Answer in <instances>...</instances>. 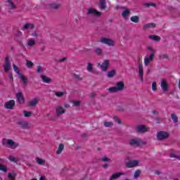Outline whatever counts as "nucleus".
Segmentation results:
<instances>
[{
  "instance_id": "nucleus-4",
  "label": "nucleus",
  "mask_w": 180,
  "mask_h": 180,
  "mask_svg": "<svg viewBox=\"0 0 180 180\" xmlns=\"http://www.w3.org/2000/svg\"><path fill=\"white\" fill-rule=\"evenodd\" d=\"M169 137V134L165 131H160L157 133V139L159 141H162V140H167Z\"/></svg>"
},
{
  "instance_id": "nucleus-43",
  "label": "nucleus",
  "mask_w": 180,
  "mask_h": 180,
  "mask_svg": "<svg viewBox=\"0 0 180 180\" xmlns=\"http://www.w3.org/2000/svg\"><path fill=\"white\" fill-rule=\"evenodd\" d=\"M87 70L89 71V72H92L94 71V68L92 67V64L89 63H87Z\"/></svg>"
},
{
  "instance_id": "nucleus-26",
  "label": "nucleus",
  "mask_w": 180,
  "mask_h": 180,
  "mask_svg": "<svg viewBox=\"0 0 180 180\" xmlns=\"http://www.w3.org/2000/svg\"><path fill=\"white\" fill-rule=\"evenodd\" d=\"M130 15V10L124 9V11L122 13V16L124 19H127V16Z\"/></svg>"
},
{
  "instance_id": "nucleus-32",
  "label": "nucleus",
  "mask_w": 180,
  "mask_h": 180,
  "mask_svg": "<svg viewBox=\"0 0 180 180\" xmlns=\"http://www.w3.org/2000/svg\"><path fill=\"white\" fill-rule=\"evenodd\" d=\"M94 53L97 55V56H102V53H103V51H102V49L97 47L94 50Z\"/></svg>"
},
{
  "instance_id": "nucleus-45",
  "label": "nucleus",
  "mask_w": 180,
  "mask_h": 180,
  "mask_svg": "<svg viewBox=\"0 0 180 180\" xmlns=\"http://www.w3.org/2000/svg\"><path fill=\"white\" fill-rule=\"evenodd\" d=\"M152 90L154 91H157V82H153L152 83Z\"/></svg>"
},
{
  "instance_id": "nucleus-52",
  "label": "nucleus",
  "mask_w": 180,
  "mask_h": 180,
  "mask_svg": "<svg viewBox=\"0 0 180 180\" xmlns=\"http://www.w3.org/2000/svg\"><path fill=\"white\" fill-rule=\"evenodd\" d=\"M101 161H103L104 162H109V161H110V159L108 158L107 157H103L101 159Z\"/></svg>"
},
{
  "instance_id": "nucleus-38",
  "label": "nucleus",
  "mask_w": 180,
  "mask_h": 180,
  "mask_svg": "<svg viewBox=\"0 0 180 180\" xmlns=\"http://www.w3.org/2000/svg\"><path fill=\"white\" fill-rule=\"evenodd\" d=\"M36 160H37V164H39V165H44V164H46V161H44V160H41L39 158H37Z\"/></svg>"
},
{
  "instance_id": "nucleus-23",
  "label": "nucleus",
  "mask_w": 180,
  "mask_h": 180,
  "mask_svg": "<svg viewBox=\"0 0 180 180\" xmlns=\"http://www.w3.org/2000/svg\"><path fill=\"white\" fill-rule=\"evenodd\" d=\"M64 150V144L60 143L58 150H56L57 155H60L61 153H63V150Z\"/></svg>"
},
{
  "instance_id": "nucleus-27",
  "label": "nucleus",
  "mask_w": 180,
  "mask_h": 180,
  "mask_svg": "<svg viewBox=\"0 0 180 180\" xmlns=\"http://www.w3.org/2000/svg\"><path fill=\"white\" fill-rule=\"evenodd\" d=\"M39 103V100L37 98H34L31 101L29 102V106H36Z\"/></svg>"
},
{
  "instance_id": "nucleus-49",
  "label": "nucleus",
  "mask_w": 180,
  "mask_h": 180,
  "mask_svg": "<svg viewBox=\"0 0 180 180\" xmlns=\"http://www.w3.org/2000/svg\"><path fill=\"white\" fill-rule=\"evenodd\" d=\"M74 77L76 79H77V81H82V77H80L79 75L75 74Z\"/></svg>"
},
{
  "instance_id": "nucleus-17",
  "label": "nucleus",
  "mask_w": 180,
  "mask_h": 180,
  "mask_svg": "<svg viewBox=\"0 0 180 180\" xmlns=\"http://www.w3.org/2000/svg\"><path fill=\"white\" fill-rule=\"evenodd\" d=\"M137 133H146L147 131V127L145 125H139L136 127Z\"/></svg>"
},
{
  "instance_id": "nucleus-44",
  "label": "nucleus",
  "mask_w": 180,
  "mask_h": 180,
  "mask_svg": "<svg viewBox=\"0 0 180 180\" xmlns=\"http://www.w3.org/2000/svg\"><path fill=\"white\" fill-rule=\"evenodd\" d=\"M145 6H146L147 8H150V6H153L154 8H155V6H157V4H154V3H146L144 4Z\"/></svg>"
},
{
  "instance_id": "nucleus-59",
  "label": "nucleus",
  "mask_w": 180,
  "mask_h": 180,
  "mask_svg": "<svg viewBox=\"0 0 180 180\" xmlns=\"http://www.w3.org/2000/svg\"><path fill=\"white\" fill-rule=\"evenodd\" d=\"M32 36H33V37H37V36H38V34H37V32H33L32 34Z\"/></svg>"
},
{
  "instance_id": "nucleus-64",
  "label": "nucleus",
  "mask_w": 180,
  "mask_h": 180,
  "mask_svg": "<svg viewBox=\"0 0 180 180\" xmlns=\"http://www.w3.org/2000/svg\"><path fill=\"white\" fill-rule=\"evenodd\" d=\"M46 179V176H41L40 178H39V180H44Z\"/></svg>"
},
{
  "instance_id": "nucleus-28",
  "label": "nucleus",
  "mask_w": 180,
  "mask_h": 180,
  "mask_svg": "<svg viewBox=\"0 0 180 180\" xmlns=\"http://www.w3.org/2000/svg\"><path fill=\"white\" fill-rule=\"evenodd\" d=\"M100 9H106V0H100Z\"/></svg>"
},
{
  "instance_id": "nucleus-2",
  "label": "nucleus",
  "mask_w": 180,
  "mask_h": 180,
  "mask_svg": "<svg viewBox=\"0 0 180 180\" xmlns=\"http://www.w3.org/2000/svg\"><path fill=\"white\" fill-rule=\"evenodd\" d=\"M17 126L20 127V129H23L24 130H27L30 129V124L29 122L25 120H20L16 122Z\"/></svg>"
},
{
  "instance_id": "nucleus-8",
  "label": "nucleus",
  "mask_w": 180,
  "mask_h": 180,
  "mask_svg": "<svg viewBox=\"0 0 180 180\" xmlns=\"http://www.w3.org/2000/svg\"><path fill=\"white\" fill-rule=\"evenodd\" d=\"M87 15H92L93 16L99 17L102 15V13L101 11H98L92 8H89L87 10Z\"/></svg>"
},
{
  "instance_id": "nucleus-11",
  "label": "nucleus",
  "mask_w": 180,
  "mask_h": 180,
  "mask_svg": "<svg viewBox=\"0 0 180 180\" xmlns=\"http://www.w3.org/2000/svg\"><path fill=\"white\" fill-rule=\"evenodd\" d=\"M16 98L20 105H23L25 103V96H23V93L18 92L16 94Z\"/></svg>"
},
{
  "instance_id": "nucleus-36",
  "label": "nucleus",
  "mask_w": 180,
  "mask_h": 180,
  "mask_svg": "<svg viewBox=\"0 0 180 180\" xmlns=\"http://www.w3.org/2000/svg\"><path fill=\"white\" fill-rule=\"evenodd\" d=\"M13 70L15 71V72L17 74V75H18V77L21 75L20 71H19V68H18V66H16V65L13 64Z\"/></svg>"
},
{
  "instance_id": "nucleus-33",
  "label": "nucleus",
  "mask_w": 180,
  "mask_h": 180,
  "mask_svg": "<svg viewBox=\"0 0 180 180\" xmlns=\"http://www.w3.org/2000/svg\"><path fill=\"white\" fill-rule=\"evenodd\" d=\"M172 120H173L174 123L176 124L178 123V116H176V114L172 113L171 115Z\"/></svg>"
},
{
  "instance_id": "nucleus-39",
  "label": "nucleus",
  "mask_w": 180,
  "mask_h": 180,
  "mask_svg": "<svg viewBox=\"0 0 180 180\" xmlns=\"http://www.w3.org/2000/svg\"><path fill=\"white\" fill-rule=\"evenodd\" d=\"M8 180H15V178L16 177V173H8Z\"/></svg>"
},
{
  "instance_id": "nucleus-53",
  "label": "nucleus",
  "mask_w": 180,
  "mask_h": 180,
  "mask_svg": "<svg viewBox=\"0 0 180 180\" xmlns=\"http://www.w3.org/2000/svg\"><path fill=\"white\" fill-rule=\"evenodd\" d=\"M171 158H177L178 160H180V156H176V155L172 153L170 155Z\"/></svg>"
},
{
  "instance_id": "nucleus-15",
  "label": "nucleus",
  "mask_w": 180,
  "mask_h": 180,
  "mask_svg": "<svg viewBox=\"0 0 180 180\" xmlns=\"http://www.w3.org/2000/svg\"><path fill=\"white\" fill-rule=\"evenodd\" d=\"M139 78L142 82H143L144 79L143 78V65L141 63H139Z\"/></svg>"
},
{
  "instance_id": "nucleus-62",
  "label": "nucleus",
  "mask_w": 180,
  "mask_h": 180,
  "mask_svg": "<svg viewBox=\"0 0 180 180\" xmlns=\"http://www.w3.org/2000/svg\"><path fill=\"white\" fill-rule=\"evenodd\" d=\"M95 93H91V94H90V98H95Z\"/></svg>"
},
{
  "instance_id": "nucleus-18",
  "label": "nucleus",
  "mask_w": 180,
  "mask_h": 180,
  "mask_svg": "<svg viewBox=\"0 0 180 180\" xmlns=\"http://www.w3.org/2000/svg\"><path fill=\"white\" fill-rule=\"evenodd\" d=\"M56 110L57 116H60V115H64V113H65V110H64V108L60 105L56 107Z\"/></svg>"
},
{
  "instance_id": "nucleus-20",
  "label": "nucleus",
  "mask_w": 180,
  "mask_h": 180,
  "mask_svg": "<svg viewBox=\"0 0 180 180\" xmlns=\"http://www.w3.org/2000/svg\"><path fill=\"white\" fill-rule=\"evenodd\" d=\"M156 26L157 25L154 22L148 23V24L143 25V30H146V29H150V28L155 29V27H156Z\"/></svg>"
},
{
  "instance_id": "nucleus-41",
  "label": "nucleus",
  "mask_w": 180,
  "mask_h": 180,
  "mask_svg": "<svg viewBox=\"0 0 180 180\" xmlns=\"http://www.w3.org/2000/svg\"><path fill=\"white\" fill-rule=\"evenodd\" d=\"M26 65L28 68H33V65H34V64H33L30 60H26Z\"/></svg>"
},
{
  "instance_id": "nucleus-13",
  "label": "nucleus",
  "mask_w": 180,
  "mask_h": 180,
  "mask_svg": "<svg viewBox=\"0 0 180 180\" xmlns=\"http://www.w3.org/2000/svg\"><path fill=\"white\" fill-rule=\"evenodd\" d=\"M139 165V160H130L126 163L127 168H134Z\"/></svg>"
},
{
  "instance_id": "nucleus-58",
  "label": "nucleus",
  "mask_w": 180,
  "mask_h": 180,
  "mask_svg": "<svg viewBox=\"0 0 180 180\" xmlns=\"http://www.w3.org/2000/svg\"><path fill=\"white\" fill-rule=\"evenodd\" d=\"M162 58H168V55L167 54H163L162 55Z\"/></svg>"
},
{
  "instance_id": "nucleus-24",
  "label": "nucleus",
  "mask_w": 180,
  "mask_h": 180,
  "mask_svg": "<svg viewBox=\"0 0 180 180\" xmlns=\"http://www.w3.org/2000/svg\"><path fill=\"white\" fill-rule=\"evenodd\" d=\"M115 75H116V70H112L108 71L107 72V77L108 78H113V77H115Z\"/></svg>"
},
{
  "instance_id": "nucleus-47",
  "label": "nucleus",
  "mask_w": 180,
  "mask_h": 180,
  "mask_svg": "<svg viewBox=\"0 0 180 180\" xmlns=\"http://www.w3.org/2000/svg\"><path fill=\"white\" fill-rule=\"evenodd\" d=\"M72 103L74 106H79L81 105V101H73Z\"/></svg>"
},
{
  "instance_id": "nucleus-34",
  "label": "nucleus",
  "mask_w": 180,
  "mask_h": 180,
  "mask_svg": "<svg viewBox=\"0 0 180 180\" xmlns=\"http://www.w3.org/2000/svg\"><path fill=\"white\" fill-rule=\"evenodd\" d=\"M35 44L36 41H34V39H30L27 42V45L29 46V47H33V46H34Z\"/></svg>"
},
{
  "instance_id": "nucleus-29",
  "label": "nucleus",
  "mask_w": 180,
  "mask_h": 180,
  "mask_svg": "<svg viewBox=\"0 0 180 180\" xmlns=\"http://www.w3.org/2000/svg\"><path fill=\"white\" fill-rule=\"evenodd\" d=\"M19 78H20L21 81H22L24 85H25V86L27 85V82H28V80H27V78L25 77V76H22V75H20L19 76Z\"/></svg>"
},
{
  "instance_id": "nucleus-40",
  "label": "nucleus",
  "mask_w": 180,
  "mask_h": 180,
  "mask_svg": "<svg viewBox=\"0 0 180 180\" xmlns=\"http://www.w3.org/2000/svg\"><path fill=\"white\" fill-rule=\"evenodd\" d=\"M25 117H30L33 113L32 111H23Z\"/></svg>"
},
{
  "instance_id": "nucleus-7",
  "label": "nucleus",
  "mask_w": 180,
  "mask_h": 180,
  "mask_svg": "<svg viewBox=\"0 0 180 180\" xmlns=\"http://www.w3.org/2000/svg\"><path fill=\"white\" fill-rule=\"evenodd\" d=\"M4 72H8L11 70V60H9V57H6L5 63L3 65Z\"/></svg>"
},
{
  "instance_id": "nucleus-31",
  "label": "nucleus",
  "mask_w": 180,
  "mask_h": 180,
  "mask_svg": "<svg viewBox=\"0 0 180 180\" xmlns=\"http://www.w3.org/2000/svg\"><path fill=\"white\" fill-rule=\"evenodd\" d=\"M1 161H4V160L0 158V162ZM0 171H2L3 172H8V167H6L4 165H1L0 163Z\"/></svg>"
},
{
  "instance_id": "nucleus-19",
  "label": "nucleus",
  "mask_w": 180,
  "mask_h": 180,
  "mask_svg": "<svg viewBox=\"0 0 180 180\" xmlns=\"http://www.w3.org/2000/svg\"><path fill=\"white\" fill-rule=\"evenodd\" d=\"M6 2V6H8V8H11V9H16V4H15L12 0H7Z\"/></svg>"
},
{
  "instance_id": "nucleus-3",
  "label": "nucleus",
  "mask_w": 180,
  "mask_h": 180,
  "mask_svg": "<svg viewBox=\"0 0 180 180\" xmlns=\"http://www.w3.org/2000/svg\"><path fill=\"white\" fill-rule=\"evenodd\" d=\"M129 146H136V147H140V146H146L147 143L141 141V139H133L129 140Z\"/></svg>"
},
{
  "instance_id": "nucleus-51",
  "label": "nucleus",
  "mask_w": 180,
  "mask_h": 180,
  "mask_svg": "<svg viewBox=\"0 0 180 180\" xmlns=\"http://www.w3.org/2000/svg\"><path fill=\"white\" fill-rule=\"evenodd\" d=\"M8 77L11 79V82H13V75L12 74V72H8Z\"/></svg>"
},
{
  "instance_id": "nucleus-63",
  "label": "nucleus",
  "mask_w": 180,
  "mask_h": 180,
  "mask_svg": "<svg viewBox=\"0 0 180 180\" xmlns=\"http://www.w3.org/2000/svg\"><path fill=\"white\" fill-rule=\"evenodd\" d=\"M65 60H67V58H63L60 59V63H64V61H65Z\"/></svg>"
},
{
  "instance_id": "nucleus-46",
  "label": "nucleus",
  "mask_w": 180,
  "mask_h": 180,
  "mask_svg": "<svg viewBox=\"0 0 180 180\" xmlns=\"http://www.w3.org/2000/svg\"><path fill=\"white\" fill-rule=\"evenodd\" d=\"M56 96H58V98H61L64 95V92H60V91H56L55 93Z\"/></svg>"
},
{
  "instance_id": "nucleus-14",
  "label": "nucleus",
  "mask_w": 180,
  "mask_h": 180,
  "mask_svg": "<svg viewBox=\"0 0 180 180\" xmlns=\"http://www.w3.org/2000/svg\"><path fill=\"white\" fill-rule=\"evenodd\" d=\"M4 106L6 109H13L15 106V100H10L9 101L6 102Z\"/></svg>"
},
{
  "instance_id": "nucleus-6",
  "label": "nucleus",
  "mask_w": 180,
  "mask_h": 180,
  "mask_svg": "<svg viewBox=\"0 0 180 180\" xmlns=\"http://www.w3.org/2000/svg\"><path fill=\"white\" fill-rule=\"evenodd\" d=\"M48 8L51 11H58L60 8H61V4L53 2L49 4H48Z\"/></svg>"
},
{
  "instance_id": "nucleus-21",
  "label": "nucleus",
  "mask_w": 180,
  "mask_h": 180,
  "mask_svg": "<svg viewBox=\"0 0 180 180\" xmlns=\"http://www.w3.org/2000/svg\"><path fill=\"white\" fill-rule=\"evenodd\" d=\"M41 78L43 81V82H44L45 84H50V82H51V79L49 77H47L46 76L41 75Z\"/></svg>"
},
{
  "instance_id": "nucleus-55",
  "label": "nucleus",
  "mask_w": 180,
  "mask_h": 180,
  "mask_svg": "<svg viewBox=\"0 0 180 180\" xmlns=\"http://www.w3.org/2000/svg\"><path fill=\"white\" fill-rule=\"evenodd\" d=\"M147 49L149 50V51H151L152 53H154V51H155V50H154L151 46H147Z\"/></svg>"
},
{
  "instance_id": "nucleus-48",
  "label": "nucleus",
  "mask_w": 180,
  "mask_h": 180,
  "mask_svg": "<svg viewBox=\"0 0 180 180\" xmlns=\"http://www.w3.org/2000/svg\"><path fill=\"white\" fill-rule=\"evenodd\" d=\"M115 122H117V123H118L119 124H120L122 123V120H120V119H119V117H113Z\"/></svg>"
},
{
  "instance_id": "nucleus-25",
  "label": "nucleus",
  "mask_w": 180,
  "mask_h": 180,
  "mask_svg": "<svg viewBox=\"0 0 180 180\" xmlns=\"http://www.w3.org/2000/svg\"><path fill=\"white\" fill-rule=\"evenodd\" d=\"M27 29H34V25L29 23L25 24L22 27V30H27Z\"/></svg>"
},
{
  "instance_id": "nucleus-50",
  "label": "nucleus",
  "mask_w": 180,
  "mask_h": 180,
  "mask_svg": "<svg viewBox=\"0 0 180 180\" xmlns=\"http://www.w3.org/2000/svg\"><path fill=\"white\" fill-rule=\"evenodd\" d=\"M43 72V68H41V66H37V72H39V73H40V72Z\"/></svg>"
},
{
  "instance_id": "nucleus-16",
  "label": "nucleus",
  "mask_w": 180,
  "mask_h": 180,
  "mask_svg": "<svg viewBox=\"0 0 180 180\" xmlns=\"http://www.w3.org/2000/svg\"><path fill=\"white\" fill-rule=\"evenodd\" d=\"M122 175H125L124 173L123 172H117L113 174L110 177L109 180H116L117 179V178H120V176H122Z\"/></svg>"
},
{
  "instance_id": "nucleus-12",
  "label": "nucleus",
  "mask_w": 180,
  "mask_h": 180,
  "mask_svg": "<svg viewBox=\"0 0 180 180\" xmlns=\"http://www.w3.org/2000/svg\"><path fill=\"white\" fill-rule=\"evenodd\" d=\"M160 86L163 92H168V82H167L165 79H162Z\"/></svg>"
},
{
  "instance_id": "nucleus-10",
  "label": "nucleus",
  "mask_w": 180,
  "mask_h": 180,
  "mask_svg": "<svg viewBox=\"0 0 180 180\" xmlns=\"http://www.w3.org/2000/svg\"><path fill=\"white\" fill-rule=\"evenodd\" d=\"M154 53H152L149 55V57L146 56L144 58V64L146 67H148V65L150 64V62L154 60Z\"/></svg>"
},
{
  "instance_id": "nucleus-5",
  "label": "nucleus",
  "mask_w": 180,
  "mask_h": 180,
  "mask_svg": "<svg viewBox=\"0 0 180 180\" xmlns=\"http://www.w3.org/2000/svg\"><path fill=\"white\" fill-rule=\"evenodd\" d=\"M110 61L109 60H105L102 64L98 63V65L100 66L101 71L103 72H106L108 71V68H109Z\"/></svg>"
},
{
  "instance_id": "nucleus-56",
  "label": "nucleus",
  "mask_w": 180,
  "mask_h": 180,
  "mask_svg": "<svg viewBox=\"0 0 180 180\" xmlns=\"http://www.w3.org/2000/svg\"><path fill=\"white\" fill-rule=\"evenodd\" d=\"M16 36H18V37H20V36H22V32L18 31L16 33Z\"/></svg>"
},
{
  "instance_id": "nucleus-37",
  "label": "nucleus",
  "mask_w": 180,
  "mask_h": 180,
  "mask_svg": "<svg viewBox=\"0 0 180 180\" xmlns=\"http://www.w3.org/2000/svg\"><path fill=\"white\" fill-rule=\"evenodd\" d=\"M7 144H8V146H10V147H15V145L16 143H15V141H13V140H12V139H8V140L7 141Z\"/></svg>"
},
{
  "instance_id": "nucleus-22",
  "label": "nucleus",
  "mask_w": 180,
  "mask_h": 180,
  "mask_svg": "<svg viewBox=\"0 0 180 180\" xmlns=\"http://www.w3.org/2000/svg\"><path fill=\"white\" fill-rule=\"evenodd\" d=\"M148 39L153 40V41H160V40H161V37L158 35H149Z\"/></svg>"
},
{
  "instance_id": "nucleus-57",
  "label": "nucleus",
  "mask_w": 180,
  "mask_h": 180,
  "mask_svg": "<svg viewBox=\"0 0 180 180\" xmlns=\"http://www.w3.org/2000/svg\"><path fill=\"white\" fill-rule=\"evenodd\" d=\"M155 120H157L158 123H160V122H161V117H157L155 118Z\"/></svg>"
},
{
  "instance_id": "nucleus-42",
  "label": "nucleus",
  "mask_w": 180,
  "mask_h": 180,
  "mask_svg": "<svg viewBox=\"0 0 180 180\" xmlns=\"http://www.w3.org/2000/svg\"><path fill=\"white\" fill-rule=\"evenodd\" d=\"M105 127H112L113 126V122H104Z\"/></svg>"
},
{
  "instance_id": "nucleus-61",
  "label": "nucleus",
  "mask_w": 180,
  "mask_h": 180,
  "mask_svg": "<svg viewBox=\"0 0 180 180\" xmlns=\"http://www.w3.org/2000/svg\"><path fill=\"white\" fill-rule=\"evenodd\" d=\"M108 167H109V164H108V163H105V164L103 165V168H108Z\"/></svg>"
},
{
  "instance_id": "nucleus-54",
  "label": "nucleus",
  "mask_w": 180,
  "mask_h": 180,
  "mask_svg": "<svg viewBox=\"0 0 180 180\" xmlns=\"http://www.w3.org/2000/svg\"><path fill=\"white\" fill-rule=\"evenodd\" d=\"M8 160H10V161H11L12 162H14L16 161V158H15V157H13V156H10L8 158Z\"/></svg>"
},
{
  "instance_id": "nucleus-30",
  "label": "nucleus",
  "mask_w": 180,
  "mask_h": 180,
  "mask_svg": "<svg viewBox=\"0 0 180 180\" xmlns=\"http://www.w3.org/2000/svg\"><path fill=\"white\" fill-rule=\"evenodd\" d=\"M131 21L134 23H139V22H140V17L137 15L132 16L131 17Z\"/></svg>"
},
{
  "instance_id": "nucleus-9",
  "label": "nucleus",
  "mask_w": 180,
  "mask_h": 180,
  "mask_svg": "<svg viewBox=\"0 0 180 180\" xmlns=\"http://www.w3.org/2000/svg\"><path fill=\"white\" fill-rule=\"evenodd\" d=\"M101 43L103 44H107L108 46H115V41L110 39L103 37L101 39Z\"/></svg>"
},
{
  "instance_id": "nucleus-1",
  "label": "nucleus",
  "mask_w": 180,
  "mask_h": 180,
  "mask_svg": "<svg viewBox=\"0 0 180 180\" xmlns=\"http://www.w3.org/2000/svg\"><path fill=\"white\" fill-rule=\"evenodd\" d=\"M124 89V82L120 81L117 82L116 86H112L108 89V91L110 94H116V92H120Z\"/></svg>"
},
{
  "instance_id": "nucleus-60",
  "label": "nucleus",
  "mask_w": 180,
  "mask_h": 180,
  "mask_svg": "<svg viewBox=\"0 0 180 180\" xmlns=\"http://www.w3.org/2000/svg\"><path fill=\"white\" fill-rule=\"evenodd\" d=\"M152 113H153V115H158V112L157 110H153V111H152Z\"/></svg>"
},
{
  "instance_id": "nucleus-35",
  "label": "nucleus",
  "mask_w": 180,
  "mask_h": 180,
  "mask_svg": "<svg viewBox=\"0 0 180 180\" xmlns=\"http://www.w3.org/2000/svg\"><path fill=\"white\" fill-rule=\"evenodd\" d=\"M140 174H141V170L137 169L134 174V178L137 179L140 176Z\"/></svg>"
}]
</instances>
